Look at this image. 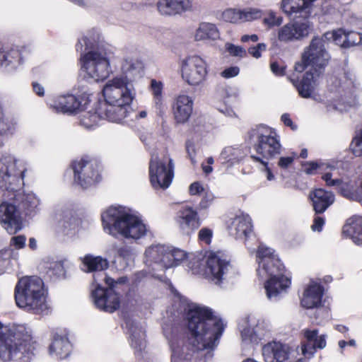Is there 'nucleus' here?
<instances>
[{
	"instance_id": "f257e3e1",
	"label": "nucleus",
	"mask_w": 362,
	"mask_h": 362,
	"mask_svg": "<svg viewBox=\"0 0 362 362\" xmlns=\"http://www.w3.org/2000/svg\"><path fill=\"white\" fill-rule=\"evenodd\" d=\"M186 319L189 330V343L198 351L212 349L218 343L225 325L222 320L213 315L211 309L192 305Z\"/></svg>"
},
{
	"instance_id": "f03ea898",
	"label": "nucleus",
	"mask_w": 362,
	"mask_h": 362,
	"mask_svg": "<svg viewBox=\"0 0 362 362\" xmlns=\"http://www.w3.org/2000/svg\"><path fill=\"white\" fill-rule=\"evenodd\" d=\"M0 358L4 361L30 362L38 344L24 325L4 326L0 322Z\"/></svg>"
},
{
	"instance_id": "7ed1b4c3",
	"label": "nucleus",
	"mask_w": 362,
	"mask_h": 362,
	"mask_svg": "<svg viewBox=\"0 0 362 362\" xmlns=\"http://www.w3.org/2000/svg\"><path fill=\"white\" fill-rule=\"evenodd\" d=\"M9 193L0 204V221L9 234H15L23 226L20 211L25 215L35 214L40 209V201L33 193L22 192L21 187Z\"/></svg>"
},
{
	"instance_id": "20e7f679",
	"label": "nucleus",
	"mask_w": 362,
	"mask_h": 362,
	"mask_svg": "<svg viewBox=\"0 0 362 362\" xmlns=\"http://www.w3.org/2000/svg\"><path fill=\"white\" fill-rule=\"evenodd\" d=\"M257 261V275L262 279L269 277L264 284L267 298L275 300L290 286L291 281L284 275V267L273 249L259 246Z\"/></svg>"
},
{
	"instance_id": "39448f33",
	"label": "nucleus",
	"mask_w": 362,
	"mask_h": 362,
	"mask_svg": "<svg viewBox=\"0 0 362 362\" xmlns=\"http://www.w3.org/2000/svg\"><path fill=\"white\" fill-rule=\"evenodd\" d=\"M104 230L110 235L136 241L148 231L141 219L123 206H111L102 214Z\"/></svg>"
},
{
	"instance_id": "423d86ee",
	"label": "nucleus",
	"mask_w": 362,
	"mask_h": 362,
	"mask_svg": "<svg viewBox=\"0 0 362 362\" xmlns=\"http://www.w3.org/2000/svg\"><path fill=\"white\" fill-rule=\"evenodd\" d=\"M16 305L33 314H42L47 311L44 283L38 276L21 279L15 288Z\"/></svg>"
},
{
	"instance_id": "0eeeda50",
	"label": "nucleus",
	"mask_w": 362,
	"mask_h": 362,
	"mask_svg": "<svg viewBox=\"0 0 362 362\" xmlns=\"http://www.w3.org/2000/svg\"><path fill=\"white\" fill-rule=\"evenodd\" d=\"M121 69L123 74L109 80L104 86L103 93L105 102L129 106L135 97L131 82L137 71L132 59H124Z\"/></svg>"
},
{
	"instance_id": "6e6552de",
	"label": "nucleus",
	"mask_w": 362,
	"mask_h": 362,
	"mask_svg": "<svg viewBox=\"0 0 362 362\" xmlns=\"http://www.w3.org/2000/svg\"><path fill=\"white\" fill-rule=\"evenodd\" d=\"M83 46H85V51L87 50L81 57V69L86 74L85 76L95 81L107 78L110 73V62L105 52L95 49L96 40L92 37L84 36L76 45L77 51L82 52Z\"/></svg>"
},
{
	"instance_id": "1a4fd4ad",
	"label": "nucleus",
	"mask_w": 362,
	"mask_h": 362,
	"mask_svg": "<svg viewBox=\"0 0 362 362\" xmlns=\"http://www.w3.org/2000/svg\"><path fill=\"white\" fill-rule=\"evenodd\" d=\"M250 139L258 155L251 156V158L264 165H267L264 158L269 159L280 153L281 145L277 134L268 127L259 125L252 129L250 132Z\"/></svg>"
},
{
	"instance_id": "9d476101",
	"label": "nucleus",
	"mask_w": 362,
	"mask_h": 362,
	"mask_svg": "<svg viewBox=\"0 0 362 362\" xmlns=\"http://www.w3.org/2000/svg\"><path fill=\"white\" fill-rule=\"evenodd\" d=\"M325 41L323 36H315L311 40L308 46L305 47L301 56V62L295 65V70L302 72L308 66L320 75L328 64L330 55L327 50Z\"/></svg>"
},
{
	"instance_id": "9b49d317",
	"label": "nucleus",
	"mask_w": 362,
	"mask_h": 362,
	"mask_svg": "<svg viewBox=\"0 0 362 362\" xmlns=\"http://www.w3.org/2000/svg\"><path fill=\"white\" fill-rule=\"evenodd\" d=\"M25 170L17 169V161L11 156L0 158V197L4 201L10 192L23 185Z\"/></svg>"
},
{
	"instance_id": "f8f14e48",
	"label": "nucleus",
	"mask_w": 362,
	"mask_h": 362,
	"mask_svg": "<svg viewBox=\"0 0 362 362\" xmlns=\"http://www.w3.org/2000/svg\"><path fill=\"white\" fill-rule=\"evenodd\" d=\"M104 281L109 286L108 289H103L98 286L93 292L95 305L105 312L113 313L119 308V297L114 291L118 284H123L127 281L126 276L119 277L115 281L111 277L105 275Z\"/></svg>"
},
{
	"instance_id": "ddd939ff",
	"label": "nucleus",
	"mask_w": 362,
	"mask_h": 362,
	"mask_svg": "<svg viewBox=\"0 0 362 362\" xmlns=\"http://www.w3.org/2000/svg\"><path fill=\"white\" fill-rule=\"evenodd\" d=\"M174 163L169 156L152 157L149 163L150 181L155 189L168 188L173 177Z\"/></svg>"
},
{
	"instance_id": "4468645a",
	"label": "nucleus",
	"mask_w": 362,
	"mask_h": 362,
	"mask_svg": "<svg viewBox=\"0 0 362 362\" xmlns=\"http://www.w3.org/2000/svg\"><path fill=\"white\" fill-rule=\"evenodd\" d=\"M72 166L74 181L83 188H87L100 180V164L96 159L86 156L79 161H75Z\"/></svg>"
},
{
	"instance_id": "2eb2a0df",
	"label": "nucleus",
	"mask_w": 362,
	"mask_h": 362,
	"mask_svg": "<svg viewBox=\"0 0 362 362\" xmlns=\"http://www.w3.org/2000/svg\"><path fill=\"white\" fill-rule=\"evenodd\" d=\"M181 71L182 78L189 85L199 86L206 80L207 64L199 56H189L182 61Z\"/></svg>"
},
{
	"instance_id": "dca6fc26",
	"label": "nucleus",
	"mask_w": 362,
	"mask_h": 362,
	"mask_svg": "<svg viewBox=\"0 0 362 362\" xmlns=\"http://www.w3.org/2000/svg\"><path fill=\"white\" fill-rule=\"evenodd\" d=\"M206 272L215 284H218L226 279L233 269L229 261L223 258L221 252L211 253L207 257Z\"/></svg>"
},
{
	"instance_id": "f3484780",
	"label": "nucleus",
	"mask_w": 362,
	"mask_h": 362,
	"mask_svg": "<svg viewBox=\"0 0 362 362\" xmlns=\"http://www.w3.org/2000/svg\"><path fill=\"white\" fill-rule=\"evenodd\" d=\"M312 29L313 24L305 18L303 21L288 23L279 30L278 39L284 42L300 40L307 37Z\"/></svg>"
},
{
	"instance_id": "a211bd4d",
	"label": "nucleus",
	"mask_w": 362,
	"mask_h": 362,
	"mask_svg": "<svg viewBox=\"0 0 362 362\" xmlns=\"http://www.w3.org/2000/svg\"><path fill=\"white\" fill-rule=\"evenodd\" d=\"M88 103L87 97H76L74 95L68 94L59 95L55 98L50 103V107L57 112L73 114L85 109Z\"/></svg>"
},
{
	"instance_id": "6ab92c4d",
	"label": "nucleus",
	"mask_w": 362,
	"mask_h": 362,
	"mask_svg": "<svg viewBox=\"0 0 362 362\" xmlns=\"http://www.w3.org/2000/svg\"><path fill=\"white\" fill-rule=\"evenodd\" d=\"M176 223L183 234L190 235L201 225L198 213L192 207H182L177 213Z\"/></svg>"
},
{
	"instance_id": "aec40b11",
	"label": "nucleus",
	"mask_w": 362,
	"mask_h": 362,
	"mask_svg": "<svg viewBox=\"0 0 362 362\" xmlns=\"http://www.w3.org/2000/svg\"><path fill=\"white\" fill-rule=\"evenodd\" d=\"M167 255V246L155 245L148 247L144 253V263L153 270H164L168 269L165 257Z\"/></svg>"
},
{
	"instance_id": "412c9836",
	"label": "nucleus",
	"mask_w": 362,
	"mask_h": 362,
	"mask_svg": "<svg viewBox=\"0 0 362 362\" xmlns=\"http://www.w3.org/2000/svg\"><path fill=\"white\" fill-rule=\"evenodd\" d=\"M193 100L186 94L178 95L172 104L173 113L177 123H185L193 110Z\"/></svg>"
},
{
	"instance_id": "4be33fe9",
	"label": "nucleus",
	"mask_w": 362,
	"mask_h": 362,
	"mask_svg": "<svg viewBox=\"0 0 362 362\" xmlns=\"http://www.w3.org/2000/svg\"><path fill=\"white\" fill-rule=\"evenodd\" d=\"M314 1L310 0H282L281 8L290 18H307L310 13V6Z\"/></svg>"
},
{
	"instance_id": "5701e85b",
	"label": "nucleus",
	"mask_w": 362,
	"mask_h": 362,
	"mask_svg": "<svg viewBox=\"0 0 362 362\" xmlns=\"http://www.w3.org/2000/svg\"><path fill=\"white\" fill-rule=\"evenodd\" d=\"M290 349L279 341H272L262 348V355L266 362H284L288 358Z\"/></svg>"
},
{
	"instance_id": "b1692460",
	"label": "nucleus",
	"mask_w": 362,
	"mask_h": 362,
	"mask_svg": "<svg viewBox=\"0 0 362 362\" xmlns=\"http://www.w3.org/2000/svg\"><path fill=\"white\" fill-rule=\"evenodd\" d=\"M303 333L308 342L302 344L301 352L305 358H310L313 356L316 348L322 349L326 346L327 336L325 334L318 336L317 329H305Z\"/></svg>"
},
{
	"instance_id": "393cba45",
	"label": "nucleus",
	"mask_w": 362,
	"mask_h": 362,
	"mask_svg": "<svg viewBox=\"0 0 362 362\" xmlns=\"http://www.w3.org/2000/svg\"><path fill=\"white\" fill-rule=\"evenodd\" d=\"M262 16V11L257 8H247L243 10L228 8L222 13V18L226 22L240 23L257 19Z\"/></svg>"
},
{
	"instance_id": "a878e982",
	"label": "nucleus",
	"mask_w": 362,
	"mask_h": 362,
	"mask_svg": "<svg viewBox=\"0 0 362 362\" xmlns=\"http://www.w3.org/2000/svg\"><path fill=\"white\" fill-rule=\"evenodd\" d=\"M190 0H159L157 3L158 12L163 16L181 14L191 10Z\"/></svg>"
},
{
	"instance_id": "bb28decb",
	"label": "nucleus",
	"mask_w": 362,
	"mask_h": 362,
	"mask_svg": "<svg viewBox=\"0 0 362 362\" xmlns=\"http://www.w3.org/2000/svg\"><path fill=\"white\" fill-rule=\"evenodd\" d=\"M129 107L105 102L98 105V110L102 119L112 122H120L127 117Z\"/></svg>"
},
{
	"instance_id": "cd10ccee",
	"label": "nucleus",
	"mask_w": 362,
	"mask_h": 362,
	"mask_svg": "<svg viewBox=\"0 0 362 362\" xmlns=\"http://www.w3.org/2000/svg\"><path fill=\"white\" fill-rule=\"evenodd\" d=\"M310 198L316 214L324 213L334 202V194L321 188L311 192Z\"/></svg>"
},
{
	"instance_id": "c85d7f7f",
	"label": "nucleus",
	"mask_w": 362,
	"mask_h": 362,
	"mask_svg": "<svg viewBox=\"0 0 362 362\" xmlns=\"http://www.w3.org/2000/svg\"><path fill=\"white\" fill-rule=\"evenodd\" d=\"M322 296V286L316 283H311L303 292L301 305L307 309L317 308L321 304Z\"/></svg>"
},
{
	"instance_id": "c756f323",
	"label": "nucleus",
	"mask_w": 362,
	"mask_h": 362,
	"mask_svg": "<svg viewBox=\"0 0 362 362\" xmlns=\"http://www.w3.org/2000/svg\"><path fill=\"white\" fill-rule=\"evenodd\" d=\"M320 75H317L316 72L310 71H306L300 82L293 78H290L291 82L297 88L299 95L302 98H308L312 96L313 93L316 78Z\"/></svg>"
},
{
	"instance_id": "7c9ffc66",
	"label": "nucleus",
	"mask_w": 362,
	"mask_h": 362,
	"mask_svg": "<svg viewBox=\"0 0 362 362\" xmlns=\"http://www.w3.org/2000/svg\"><path fill=\"white\" fill-rule=\"evenodd\" d=\"M251 218L248 215L236 216L229 227L230 233L236 238H247L252 231Z\"/></svg>"
},
{
	"instance_id": "2f4dec72",
	"label": "nucleus",
	"mask_w": 362,
	"mask_h": 362,
	"mask_svg": "<svg viewBox=\"0 0 362 362\" xmlns=\"http://www.w3.org/2000/svg\"><path fill=\"white\" fill-rule=\"evenodd\" d=\"M342 232L355 244L362 245V216H354L349 218L343 226Z\"/></svg>"
},
{
	"instance_id": "473e14b6",
	"label": "nucleus",
	"mask_w": 362,
	"mask_h": 362,
	"mask_svg": "<svg viewBox=\"0 0 362 362\" xmlns=\"http://www.w3.org/2000/svg\"><path fill=\"white\" fill-rule=\"evenodd\" d=\"M71 351V344L66 336L55 335L49 346V354L52 356L62 359L66 358Z\"/></svg>"
},
{
	"instance_id": "72a5a7b5",
	"label": "nucleus",
	"mask_w": 362,
	"mask_h": 362,
	"mask_svg": "<svg viewBox=\"0 0 362 362\" xmlns=\"http://www.w3.org/2000/svg\"><path fill=\"white\" fill-rule=\"evenodd\" d=\"M21 63L20 52L16 49H0V66L8 71L15 70Z\"/></svg>"
},
{
	"instance_id": "f704fd0d",
	"label": "nucleus",
	"mask_w": 362,
	"mask_h": 362,
	"mask_svg": "<svg viewBox=\"0 0 362 362\" xmlns=\"http://www.w3.org/2000/svg\"><path fill=\"white\" fill-rule=\"evenodd\" d=\"M219 37L220 33L216 25L206 22L199 24L194 35L197 41H214Z\"/></svg>"
},
{
	"instance_id": "c9c22d12",
	"label": "nucleus",
	"mask_w": 362,
	"mask_h": 362,
	"mask_svg": "<svg viewBox=\"0 0 362 362\" xmlns=\"http://www.w3.org/2000/svg\"><path fill=\"white\" fill-rule=\"evenodd\" d=\"M82 269L86 272L103 271L108 268L107 259L100 256L86 255L82 258Z\"/></svg>"
},
{
	"instance_id": "e433bc0d",
	"label": "nucleus",
	"mask_w": 362,
	"mask_h": 362,
	"mask_svg": "<svg viewBox=\"0 0 362 362\" xmlns=\"http://www.w3.org/2000/svg\"><path fill=\"white\" fill-rule=\"evenodd\" d=\"M126 325L130 334L131 346L135 349H141L144 344V330L137 322L132 320H128L126 322Z\"/></svg>"
},
{
	"instance_id": "4c0bfd02",
	"label": "nucleus",
	"mask_w": 362,
	"mask_h": 362,
	"mask_svg": "<svg viewBox=\"0 0 362 362\" xmlns=\"http://www.w3.org/2000/svg\"><path fill=\"white\" fill-rule=\"evenodd\" d=\"M340 186V194L345 198L362 203V188L356 187L354 181H344Z\"/></svg>"
},
{
	"instance_id": "58836bf2",
	"label": "nucleus",
	"mask_w": 362,
	"mask_h": 362,
	"mask_svg": "<svg viewBox=\"0 0 362 362\" xmlns=\"http://www.w3.org/2000/svg\"><path fill=\"white\" fill-rule=\"evenodd\" d=\"M245 156V151L241 146H227L220 154V159L224 162L238 163Z\"/></svg>"
},
{
	"instance_id": "ea45409f",
	"label": "nucleus",
	"mask_w": 362,
	"mask_h": 362,
	"mask_svg": "<svg viewBox=\"0 0 362 362\" xmlns=\"http://www.w3.org/2000/svg\"><path fill=\"white\" fill-rule=\"evenodd\" d=\"M187 254L184 250L171 248L167 246V255L165 260L167 262L166 267L170 268L178 265L186 258Z\"/></svg>"
},
{
	"instance_id": "a19ab883",
	"label": "nucleus",
	"mask_w": 362,
	"mask_h": 362,
	"mask_svg": "<svg viewBox=\"0 0 362 362\" xmlns=\"http://www.w3.org/2000/svg\"><path fill=\"white\" fill-rule=\"evenodd\" d=\"M98 110V107L93 111L83 112L81 115L80 123L86 129H90L95 127L102 119Z\"/></svg>"
},
{
	"instance_id": "79ce46f5",
	"label": "nucleus",
	"mask_w": 362,
	"mask_h": 362,
	"mask_svg": "<svg viewBox=\"0 0 362 362\" xmlns=\"http://www.w3.org/2000/svg\"><path fill=\"white\" fill-rule=\"evenodd\" d=\"M271 325L268 320L260 318L257 320V325L254 328V332L257 338V341H261L270 333Z\"/></svg>"
},
{
	"instance_id": "37998d69",
	"label": "nucleus",
	"mask_w": 362,
	"mask_h": 362,
	"mask_svg": "<svg viewBox=\"0 0 362 362\" xmlns=\"http://www.w3.org/2000/svg\"><path fill=\"white\" fill-rule=\"evenodd\" d=\"M322 36L327 42L332 40L336 45L345 47L346 33L343 30L327 32Z\"/></svg>"
},
{
	"instance_id": "c03bdc74",
	"label": "nucleus",
	"mask_w": 362,
	"mask_h": 362,
	"mask_svg": "<svg viewBox=\"0 0 362 362\" xmlns=\"http://www.w3.org/2000/svg\"><path fill=\"white\" fill-rule=\"evenodd\" d=\"M151 88L154 96V103L157 109L160 110L163 106L162 90L163 84L160 81L152 79L151 81Z\"/></svg>"
},
{
	"instance_id": "a18cd8bd",
	"label": "nucleus",
	"mask_w": 362,
	"mask_h": 362,
	"mask_svg": "<svg viewBox=\"0 0 362 362\" xmlns=\"http://www.w3.org/2000/svg\"><path fill=\"white\" fill-rule=\"evenodd\" d=\"M362 42V35L357 32H349L346 33L345 48L351 47L361 44Z\"/></svg>"
},
{
	"instance_id": "49530a36",
	"label": "nucleus",
	"mask_w": 362,
	"mask_h": 362,
	"mask_svg": "<svg viewBox=\"0 0 362 362\" xmlns=\"http://www.w3.org/2000/svg\"><path fill=\"white\" fill-rule=\"evenodd\" d=\"M170 349L172 351V362H182L184 359V355L182 347L177 343L171 342Z\"/></svg>"
},
{
	"instance_id": "de8ad7c7",
	"label": "nucleus",
	"mask_w": 362,
	"mask_h": 362,
	"mask_svg": "<svg viewBox=\"0 0 362 362\" xmlns=\"http://www.w3.org/2000/svg\"><path fill=\"white\" fill-rule=\"evenodd\" d=\"M283 18L281 17H276V13L273 11H269L267 16L264 18V24L269 27L278 26L282 23Z\"/></svg>"
},
{
	"instance_id": "09e8293b",
	"label": "nucleus",
	"mask_w": 362,
	"mask_h": 362,
	"mask_svg": "<svg viewBox=\"0 0 362 362\" xmlns=\"http://www.w3.org/2000/svg\"><path fill=\"white\" fill-rule=\"evenodd\" d=\"M350 147L355 156H362V132L354 138Z\"/></svg>"
},
{
	"instance_id": "8fccbe9b",
	"label": "nucleus",
	"mask_w": 362,
	"mask_h": 362,
	"mask_svg": "<svg viewBox=\"0 0 362 362\" xmlns=\"http://www.w3.org/2000/svg\"><path fill=\"white\" fill-rule=\"evenodd\" d=\"M51 275L55 276L57 278H65L66 271L63 262H57L53 264L49 269Z\"/></svg>"
},
{
	"instance_id": "3c124183",
	"label": "nucleus",
	"mask_w": 362,
	"mask_h": 362,
	"mask_svg": "<svg viewBox=\"0 0 362 362\" xmlns=\"http://www.w3.org/2000/svg\"><path fill=\"white\" fill-rule=\"evenodd\" d=\"M241 337L243 341L247 343H257V338L254 332V328L252 329L250 327L245 328L241 332Z\"/></svg>"
},
{
	"instance_id": "603ef678",
	"label": "nucleus",
	"mask_w": 362,
	"mask_h": 362,
	"mask_svg": "<svg viewBox=\"0 0 362 362\" xmlns=\"http://www.w3.org/2000/svg\"><path fill=\"white\" fill-rule=\"evenodd\" d=\"M213 236V231L208 228H202L198 233L199 240L205 244H210Z\"/></svg>"
},
{
	"instance_id": "864d4df0",
	"label": "nucleus",
	"mask_w": 362,
	"mask_h": 362,
	"mask_svg": "<svg viewBox=\"0 0 362 362\" xmlns=\"http://www.w3.org/2000/svg\"><path fill=\"white\" fill-rule=\"evenodd\" d=\"M226 46L229 54L233 56L243 57L247 55L246 50L240 46H236L233 44H226Z\"/></svg>"
},
{
	"instance_id": "5fc2aeb1",
	"label": "nucleus",
	"mask_w": 362,
	"mask_h": 362,
	"mask_svg": "<svg viewBox=\"0 0 362 362\" xmlns=\"http://www.w3.org/2000/svg\"><path fill=\"white\" fill-rule=\"evenodd\" d=\"M185 150L189 158L192 163H196V156H197V148L194 143L191 140H187L185 143Z\"/></svg>"
},
{
	"instance_id": "6e6d98bb",
	"label": "nucleus",
	"mask_w": 362,
	"mask_h": 362,
	"mask_svg": "<svg viewBox=\"0 0 362 362\" xmlns=\"http://www.w3.org/2000/svg\"><path fill=\"white\" fill-rule=\"evenodd\" d=\"M332 177L333 173L332 172H327L322 176V179L329 187L339 186L342 183V179L332 178Z\"/></svg>"
},
{
	"instance_id": "4d7b16f0",
	"label": "nucleus",
	"mask_w": 362,
	"mask_h": 362,
	"mask_svg": "<svg viewBox=\"0 0 362 362\" xmlns=\"http://www.w3.org/2000/svg\"><path fill=\"white\" fill-rule=\"evenodd\" d=\"M296 157V154L294 153H292V155L289 156H281L279 160L278 165L281 168L286 169L293 163Z\"/></svg>"
},
{
	"instance_id": "13d9d810",
	"label": "nucleus",
	"mask_w": 362,
	"mask_h": 362,
	"mask_svg": "<svg viewBox=\"0 0 362 362\" xmlns=\"http://www.w3.org/2000/svg\"><path fill=\"white\" fill-rule=\"evenodd\" d=\"M266 45L264 43H259L256 47H250L248 49V52L255 58H259L261 57V53L263 51L266 50Z\"/></svg>"
},
{
	"instance_id": "bf43d9fd",
	"label": "nucleus",
	"mask_w": 362,
	"mask_h": 362,
	"mask_svg": "<svg viewBox=\"0 0 362 362\" xmlns=\"http://www.w3.org/2000/svg\"><path fill=\"white\" fill-rule=\"evenodd\" d=\"M10 252L8 251L0 252V273L4 272L9 264Z\"/></svg>"
},
{
	"instance_id": "052dcab7",
	"label": "nucleus",
	"mask_w": 362,
	"mask_h": 362,
	"mask_svg": "<svg viewBox=\"0 0 362 362\" xmlns=\"http://www.w3.org/2000/svg\"><path fill=\"white\" fill-rule=\"evenodd\" d=\"M240 69L238 66H230L225 69L221 74L225 78H230L238 75Z\"/></svg>"
},
{
	"instance_id": "680f3d73",
	"label": "nucleus",
	"mask_w": 362,
	"mask_h": 362,
	"mask_svg": "<svg viewBox=\"0 0 362 362\" xmlns=\"http://www.w3.org/2000/svg\"><path fill=\"white\" fill-rule=\"evenodd\" d=\"M117 255L119 257L123 258L125 260L132 261L134 258L132 250L126 247H122L118 249Z\"/></svg>"
},
{
	"instance_id": "e2e57ef3",
	"label": "nucleus",
	"mask_w": 362,
	"mask_h": 362,
	"mask_svg": "<svg viewBox=\"0 0 362 362\" xmlns=\"http://www.w3.org/2000/svg\"><path fill=\"white\" fill-rule=\"evenodd\" d=\"M25 240L26 238L24 235H18L11 238V243L14 245L16 249H21L24 247Z\"/></svg>"
},
{
	"instance_id": "0e129e2a",
	"label": "nucleus",
	"mask_w": 362,
	"mask_h": 362,
	"mask_svg": "<svg viewBox=\"0 0 362 362\" xmlns=\"http://www.w3.org/2000/svg\"><path fill=\"white\" fill-rule=\"evenodd\" d=\"M304 171L308 174H314L316 170L320 167V165L316 162H308L303 165Z\"/></svg>"
},
{
	"instance_id": "69168bd1",
	"label": "nucleus",
	"mask_w": 362,
	"mask_h": 362,
	"mask_svg": "<svg viewBox=\"0 0 362 362\" xmlns=\"http://www.w3.org/2000/svg\"><path fill=\"white\" fill-rule=\"evenodd\" d=\"M325 224V219L322 217L317 216L314 218L313 224L311 226V228L314 231H321L322 229V226Z\"/></svg>"
},
{
	"instance_id": "338daca9",
	"label": "nucleus",
	"mask_w": 362,
	"mask_h": 362,
	"mask_svg": "<svg viewBox=\"0 0 362 362\" xmlns=\"http://www.w3.org/2000/svg\"><path fill=\"white\" fill-rule=\"evenodd\" d=\"M189 190L190 194L196 195L200 194L204 188L199 182H195L190 185Z\"/></svg>"
},
{
	"instance_id": "774afa93",
	"label": "nucleus",
	"mask_w": 362,
	"mask_h": 362,
	"mask_svg": "<svg viewBox=\"0 0 362 362\" xmlns=\"http://www.w3.org/2000/svg\"><path fill=\"white\" fill-rule=\"evenodd\" d=\"M271 70L276 76H283L285 74V67L280 66L277 62L271 64Z\"/></svg>"
}]
</instances>
